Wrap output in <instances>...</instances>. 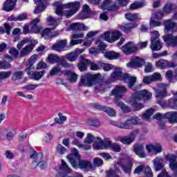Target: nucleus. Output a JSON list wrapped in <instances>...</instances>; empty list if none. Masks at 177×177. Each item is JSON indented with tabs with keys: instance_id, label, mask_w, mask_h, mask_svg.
Returning a JSON list of instances; mask_svg holds the SVG:
<instances>
[{
	"instance_id": "nucleus-4",
	"label": "nucleus",
	"mask_w": 177,
	"mask_h": 177,
	"mask_svg": "<svg viewBox=\"0 0 177 177\" xmlns=\"http://www.w3.org/2000/svg\"><path fill=\"white\" fill-rule=\"evenodd\" d=\"M142 120L138 116H133L127 120L125 122H118L116 126L122 129H132V125H140Z\"/></svg>"
},
{
	"instance_id": "nucleus-56",
	"label": "nucleus",
	"mask_w": 177,
	"mask_h": 177,
	"mask_svg": "<svg viewBox=\"0 0 177 177\" xmlns=\"http://www.w3.org/2000/svg\"><path fill=\"white\" fill-rule=\"evenodd\" d=\"M111 35L112 42H115V41H117L118 38L121 37V32H120V31L118 30H115L113 32H111Z\"/></svg>"
},
{
	"instance_id": "nucleus-5",
	"label": "nucleus",
	"mask_w": 177,
	"mask_h": 177,
	"mask_svg": "<svg viewBox=\"0 0 177 177\" xmlns=\"http://www.w3.org/2000/svg\"><path fill=\"white\" fill-rule=\"evenodd\" d=\"M97 81H99V76L97 75L87 73L82 76L80 84L86 86H92L94 84H96Z\"/></svg>"
},
{
	"instance_id": "nucleus-55",
	"label": "nucleus",
	"mask_w": 177,
	"mask_h": 177,
	"mask_svg": "<svg viewBox=\"0 0 177 177\" xmlns=\"http://www.w3.org/2000/svg\"><path fill=\"white\" fill-rule=\"evenodd\" d=\"M120 141L123 143V145H131L134 141L133 139L129 136H125L120 139Z\"/></svg>"
},
{
	"instance_id": "nucleus-10",
	"label": "nucleus",
	"mask_w": 177,
	"mask_h": 177,
	"mask_svg": "<svg viewBox=\"0 0 177 177\" xmlns=\"http://www.w3.org/2000/svg\"><path fill=\"white\" fill-rule=\"evenodd\" d=\"M152 94L150 91L147 89L141 90L138 91L137 93L133 95V99H136V100H151Z\"/></svg>"
},
{
	"instance_id": "nucleus-8",
	"label": "nucleus",
	"mask_w": 177,
	"mask_h": 177,
	"mask_svg": "<svg viewBox=\"0 0 177 177\" xmlns=\"http://www.w3.org/2000/svg\"><path fill=\"white\" fill-rule=\"evenodd\" d=\"M167 88H168V84L164 83H160L158 84V88H153V91L156 92V97L159 99H162L167 96Z\"/></svg>"
},
{
	"instance_id": "nucleus-31",
	"label": "nucleus",
	"mask_w": 177,
	"mask_h": 177,
	"mask_svg": "<svg viewBox=\"0 0 177 177\" xmlns=\"http://www.w3.org/2000/svg\"><path fill=\"white\" fill-rule=\"evenodd\" d=\"M139 100H140L133 99V95H132L130 99V103L136 111H139V110H142V109H143V104L138 103Z\"/></svg>"
},
{
	"instance_id": "nucleus-18",
	"label": "nucleus",
	"mask_w": 177,
	"mask_h": 177,
	"mask_svg": "<svg viewBox=\"0 0 177 177\" xmlns=\"http://www.w3.org/2000/svg\"><path fill=\"white\" fill-rule=\"evenodd\" d=\"M143 170L147 177H153V171H151V169H150V167L149 166H147V167H145L143 165L138 166L134 170V174H140V172H142V171Z\"/></svg>"
},
{
	"instance_id": "nucleus-11",
	"label": "nucleus",
	"mask_w": 177,
	"mask_h": 177,
	"mask_svg": "<svg viewBox=\"0 0 177 177\" xmlns=\"http://www.w3.org/2000/svg\"><path fill=\"white\" fill-rule=\"evenodd\" d=\"M30 158H32L31 168L32 169H35L38 167V164L42 161L44 158V154L41 152L37 153V151H33L32 153L30 154Z\"/></svg>"
},
{
	"instance_id": "nucleus-12",
	"label": "nucleus",
	"mask_w": 177,
	"mask_h": 177,
	"mask_svg": "<svg viewBox=\"0 0 177 177\" xmlns=\"http://www.w3.org/2000/svg\"><path fill=\"white\" fill-rule=\"evenodd\" d=\"M38 55H32L26 62V71H27L28 75H31V70H34V64L38 62Z\"/></svg>"
},
{
	"instance_id": "nucleus-58",
	"label": "nucleus",
	"mask_w": 177,
	"mask_h": 177,
	"mask_svg": "<svg viewBox=\"0 0 177 177\" xmlns=\"http://www.w3.org/2000/svg\"><path fill=\"white\" fill-rule=\"evenodd\" d=\"M160 32L157 30H153L151 32V41H160Z\"/></svg>"
},
{
	"instance_id": "nucleus-38",
	"label": "nucleus",
	"mask_w": 177,
	"mask_h": 177,
	"mask_svg": "<svg viewBox=\"0 0 177 177\" xmlns=\"http://www.w3.org/2000/svg\"><path fill=\"white\" fill-rule=\"evenodd\" d=\"M44 75H45V71H41L39 72L36 71L31 75V78L35 81H39V80L42 78Z\"/></svg>"
},
{
	"instance_id": "nucleus-28",
	"label": "nucleus",
	"mask_w": 177,
	"mask_h": 177,
	"mask_svg": "<svg viewBox=\"0 0 177 177\" xmlns=\"http://www.w3.org/2000/svg\"><path fill=\"white\" fill-rule=\"evenodd\" d=\"M34 49V45H27L24 48H23L20 51L21 57H24L26 56H28L32 50Z\"/></svg>"
},
{
	"instance_id": "nucleus-41",
	"label": "nucleus",
	"mask_w": 177,
	"mask_h": 177,
	"mask_svg": "<svg viewBox=\"0 0 177 177\" xmlns=\"http://www.w3.org/2000/svg\"><path fill=\"white\" fill-rule=\"evenodd\" d=\"M125 19L128 20L129 21H135V20L138 19V17H139V15L137 13H131L127 12L124 15Z\"/></svg>"
},
{
	"instance_id": "nucleus-43",
	"label": "nucleus",
	"mask_w": 177,
	"mask_h": 177,
	"mask_svg": "<svg viewBox=\"0 0 177 177\" xmlns=\"http://www.w3.org/2000/svg\"><path fill=\"white\" fill-rule=\"evenodd\" d=\"M58 63H59L61 67H63L64 68H70V67H71V65L66 61V57L64 56L60 57Z\"/></svg>"
},
{
	"instance_id": "nucleus-53",
	"label": "nucleus",
	"mask_w": 177,
	"mask_h": 177,
	"mask_svg": "<svg viewBox=\"0 0 177 177\" xmlns=\"http://www.w3.org/2000/svg\"><path fill=\"white\" fill-rule=\"evenodd\" d=\"M66 59L68 60L69 62H75L77 59H78V55H77L76 53H71L70 54H68L65 56Z\"/></svg>"
},
{
	"instance_id": "nucleus-23",
	"label": "nucleus",
	"mask_w": 177,
	"mask_h": 177,
	"mask_svg": "<svg viewBox=\"0 0 177 177\" xmlns=\"http://www.w3.org/2000/svg\"><path fill=\"white\" fill-rule=\"evenodd\" d=\"M162 48V43L160 40H151L150 49L152 52L161 50Z\"/></svg>"
},
{
	"instance_id": "nucleus-44",
	"label": "nucleus",
	"mask_w": 177,
	"mask_h": 177,
	"mask_svg": "<svg viewBox=\"0 0 177 177\" xmlns=\"http://www.w3.org/2000/svg\"><path fill=\"white\" fill-rule=\"evenodd\" d=\"M59 171H62L63 172H70L71 171V169L70 168V167H68L67 162L62 160L61 165L59 166Z\"/></svg>"
},
{
	"instance_id": "nucleus-52",
	"label": "nucleus",
	"mask_w": 177,
	"mask_h": 177,
	"mask_svg": "<svg viewBox=\"0 0 177 177\" xmlns=\"http://www.w3.org/2000/svg\"><path fill=\"white\" fill-rule=\"evenodd\" d=\"M89 64H91L90 70H92L93 71H96L102 68V62L95 63L91 60V63Z\"/></svg>"
},
{
	"instance_id": "nucleus-49",
	"label": "nucleus",
	"mask_w": 177,
	"mask_h": 177,
	"mask_svg": "<svg viewBox=\"0 0 177 177\" xmlns=\"http://www.w3.org/2000/svg\"><path fill=\"white\" fill-rule=\"evenodd\" d=\"M174 9H176V7H175L174 4L167 3L163 8V12L164 13L169 14L172 12V10H174Z\"/></svg>"
},
{
	"instance_id": "nucleus-64",
	"label": "nucleus",
	"mask_w": 177,
	"mask_h": 177,
	"mask_svg": "<svg viewBox=\"0 0 177 177\" xmlns=\"http://www.w3.org/2000/svg\"><path fill=\"white\" fill-rule=\"evenodd\" d=\"M94 167H102L103 165V160L100 158H95L93 159Z\"/></svg>"
},
{
	"instance_id": "nucleus-13",
	"label": "nucleus",
	"mask_w": 177,
	"mask_h": 177,
	"mask_svg": "<svg viewBox=\"0 0 177 177\" xmlns=\"http://www.w3.org/2000/svg\"><path fill=\"white\" fill-rule=\"evenodd\" d=\"M121 49L124 55H131V53L138 52V46L132 41L127 43Z\"/></svg>"
},
{
	"instance_id": "nucleus-16",
	"label": "nucleus",
	"mask_w": 177,
	"mask_h": 177,
	"mask_svg": "<svg viewBox=\"0 0 177 177\" xmlns=\"http://www.w3.org/2000/svg\"><path fill=\"white\" fill-rule=\"evenodd\" d=\"M145 61L143 58L139 57H135L127 64V67H143L145 66Z\"/></svg>"
},
{
	"instance_id": "nucleus-62",
	"label": "nucleus",
	"mask_w": 177,
	"mask_h": 177,
	"mask_svg": "<svg viewBox=\"0 0 177 177\" xmlns=\"http://www.w3.org/2000/svg\"><path fill=\"white\" fill-rule=\"evenodd\" d=\"M143 3L142 2H135L130 5V9H139V8H143Z\"/></svg>"
},
{
	"instance_id": "nucleus-25",
	"label": "nucleus",
	"mask_w": 177,
	"mask_h": 177,
	"mask_svg": "<svg viewBox=\"0 0 177 177\" xmlns=\"http://www.w3.org/2000/svg\"><path fill=\"white\" fill-rule=\"evenodd\" d=\"M72 145L73 146H77L78 149H83V150H91V147L89 145H85L82 144L78 138H74L73 140L72 141Z\"/></svg>"
},
{
	"instance_id": "nucleus-45",
	"label": "nucleus",
	"mask_w": 177,
	"mask_h": 177,
	"mask_svg": "<svg viewBox=\"0 0 177 177\" xmlns=\"http://www.w3.org/2000/svg\"><path fill=\"white\" fill-rule=\"evenodd\" d=\"M97 138L95 137L93 134L87 133L86 138L84 139V142L86 145H91L92 142L96 141Z\"/></svg>"
},
{
	"instance_id": "nucleus-15",
	"label": "nucleus",
	"mask_w": 177,
	"mask_h": 177,
	"mask_svg": "<svg viewBox=\"0 0 177 177\" xmlns=\"http://www.w3.org/2000/svg\"><path fill=\"white\" fill-rule=\"evenodd\" d=\"M176 156L174 154H168L166 156V160L167 161H169V168L176 172V175H177V161H176Z\"/></svg>"
},
{
	"instance_id": "nucleus-9",
	"label": "nucleus",
	"mask_w": 177,
	"mask_h": 177,
	"mask_svg": "<svg viewBox=\"0 0 177 177\" xmlns=\"http://www.w3.org/2000/svg\"><path fill=\"white\" fill-rule=\"evenodd\" d=\"M118 165H120L122 171L126 174H129V172H131L133 165L131 159H120L118 162Z\"/></svg>"
},
{
	"instance_id": "nucleus-36",
	"label": "nucleus",
	"mask_w": 177,
	"mask_h": 177,
	"mask_svg": "<svg viewBox=\"0 0 177 177\" xmlns=\"http://www.w3.org/2000/svg\"><path fill=\"white\" fill-rule=\"evenodd\" d=\"M53 30H55V28H45L41 34V37L44 38V39H49L51 37V31H53Z\"/></svg>"
},
{
	"instance_id": "nucleus-29",
	"label": "nucleus",
	"mask_w": 177,
	"mask_h": 177,
	"mask_svg": "<svg viewBox=\"0 0 177 177\" xmlns=\"http://www.w3.org/2000/svg\"><path fill=\"white\" fill-rule=\"evenodd\" d=\"M97 109H99L100 110H102V111H104L107 113L108 115H111V117L114 116L115 114H116L115 110H114L113 108L98 105L97 106Z\"/></svg>"
},
{
	"instance_id": "nucleus-20",
	"label": "nucleus",
	"mask_w": 177,
	"mask_h": 177,
	"mask_svg": "<svg viewBox=\"0 0 177 177\" xmlns=\"http://www.w3.org/2000/svg\"><path fill=\"white\" fill-rule=\"evenodd\" d=\"M80 59V62L77 64V67L80 71H85L88 64L91 63V59L85 58V55H81Z\"/></svg>"
},
{
	"instance_id": "nucleus-48",
	"label": "nucleus",
	"mask_w": 177,
	"mask_h": 177,
	"mask_svg": "<svg viewBox=\"0 0 177 177\" xmlns=\"http://www.w3.org/2000/svg\"><path fill=\"white\" fill-rule=\"evenodd\" d=\"M59 118H56L55 121L56 124H59V125H63L64 124V121L67 120V117L63 115L62 113L58 114Z\"/></svg>"
},
{
	"instance_id": "nucleus-57",
	"label": "nucleus",
	"mask_w": 177,
	"mask_h": 177,
	"mask_svg": "<svg viewBox=\"0 0 177 177\" xmlns=\"http://www.w3.org/2000/svg\"><path fill=\"white\" fill-rule=\"evenodd\" d=\"M56 150H57V153H58V154L63 155V154H66V153H67V148L64 147L62 145H58L57 146Z\"/></svg>"
},
{
	"instance_id": "nucleus-30",
	"label": "nucleus",
	"mask_w": 177,
	"mask_h": 177,
	"mask_svg": "<svg viewBox=\"0 0 177 177\" xmlns=\"http://www.w3.org/2000/svg\"><path fill=\"white\" fill-rule=\"evenodd\" d=\"M165 118L169 120V122L170 124H174V122H177V112H169L165 114Z\"/></svg>"
},
{
	"instance_id": "nucleus-42",
	"label": "nucleus",
	"mask_w": 177,
	"mask_h": 177,
	"mask_svg": "<svg viewBox=\"0 0 177 177\" xmlns=\"http://www.w3.org/2000/svg\"><path fill=\"white\" fill-rule=\"evenodd\" d=\"M174 95V100H169V106L174 109V110H176L177 109V91L173 93Z\"/></svg>"
},
{
	"instance_id": "nucleus-27",
	"label": "nucleus",
	"mask_w": 177,
	"mask_h": 177,
	"mask_svg": "<svg viewBox=\"0 0 177 177\" xmlns=\"http://www.w3.org/2000/svg\"><path fill=\"white\" fill-rule=\"evenodd\" d=\"M5 139L8 142H12L15 135H13V129L7 127L3 129Z\"/></svg>"
},
{
	"instance_id": "nucleus-32",
	"label": "nucleus",
	"mask_w": 177,
	"mask_h": 177,
	"mask_svg": "<svg viewBox=\"0 0 177 177\" xmlns=\"http://www.w3.org/2000/svg\"><path fill=\"white\" fill-rule=\"evenodd\" d=\"M106 59H109V60H113L114 59H118L121 55L118 53H115L114 51H108L104 55Z\"/></svg>"
},
{
	"instance_id": "nucleus-50",
	"label": "nucleus",
	"mask_w": 177,
	"mask_h": 177,
	"mask_svg": "<svg viewBox=\"0 0 177 177\" xmlns=\"http://www.w3.org/2000/svg\"><path fill=\"white\" fill-rule=\"evenodd\" d=\"M97 149H102V150H107V149H111V141L102 140V145L97 147Z\"/></svg>"
},
{
	"instance_id": "nucleus-61",
	"label": "nucleus",
	"mask_w": 177,
	"mask_h": 177,
	"mask_svg": "<svg viewBox=\"0 0 177 177\" xmlns=\"http://www.w3.org/2000/svg\"><path fill=\"white\" fill-rule=\"evenodd\" d=\"M152 114H154V109H148L146 112L144 113L142 117L143 118L148 120V118H150V117H151Z\"/></svg>"
},
{
	"instance_id": "nucleus-34",
	"label": "nucleus",
	"mask_w": 177,
	"mask_h": 177,
	"mask_svg": "<svg viewBox=\"0 0 177 177\" xmlns=\"http://www.w3.org/2000/svg\"><path fill=\"white\" fill-rule=\"evenodd\" d=\"M136 27H138L136 24L128 23L122 25L121 30L124 31V32H129L132 28H135Z\"/></svg>"
},
{
	"instance_id": "nucleus-59",
	"label": "nucleus",
	"mask_w": 177,
	"mask_h": 177,
	"mask_svg": "<svg viewBox=\"0 0 177 177\" xmlns=\"http://www.w3.org/2000/svg\"><path fill=\"white\" fill-rule=\"evenodd\" d=\"M102 38L106 40L107 42L113 43V39H111V32H105L102 35H101Z\"/></svg>"
},
{
	"instance_id": "nucleus-7",
	"label": "nucleus",
	"mask_w": 177,
	"mask_h": 177,
	"mask_svg": "<svg viewBox=\"0 0 177 177\" xmlns=\"http://www.w3.org/2000/svg\"><path fill=\"white\" fill-rule=\"evenodd\" d=\"M156 67H157V68H160V70H165V68L177 67V64L174 62H169L164 59H160L156 61Z\"/></svg>"
},
{
	"instance_id": "nucleus-6",
	"label": "nucleus",
	"mask_w": 177,
	"mask_h": 177,
	"mask_svg": "<svg viewBox=\"0 0 177 177\" xmlns=\"http://www.w3.org/2000/svg\"><path fill=\"white\" fill-rule=\"evenodd\" d=\"M128 89L127 87L122 85H117L115 88L111 91V95L115 96V99L113 100L114 102H118L120 99H122L124 96V93H125Z\"/></svg>"
},
{
	"instance_id": "nucleus-14",
	"label": "nucleus",
	"mask_w": 177,
	"mask_h": 177,
	"mask_svg": "<svg viewBox=\"0 0 177 177\" xmlns=\"http://www.w3.org/2000/svg\"><path fill=\"white\" fill-rule=\"evenodd\" d=\"M177 30V24L172 21L171 19H168L165 21V29L164 31L165 34H168L169 32H175Z\"/></svg>"
},
{
	"instance_id": "nucleus-35",
	"label": "nucleus",
	"mask_w": 177,
	"mask_h": 177,
	"mask_svg": "<svg viewBox=\"0 0 177 177\" xmlns=\"http://www.w3.org/2000/svg\"><path fill=\"white\" fill-rule=\"evenodd\" d=\"M64 71H62V67H60V66L57 65L50 71L49 75L50 77H53L54 75H56L57 74H63Z\"/></svg>"
},
{
	"instance_id": "nucleus-47",
	"label": "nucleus",
	"mask_w": 177,
	"mask_h": 177,
	"mask_svg": "<svg viewBox=\"0 0 177 177\" xmlns=\"http://www.w3.org/2000/svg\"><path fill=\"white\" fill-rule=\"evenodd\" d=\"M111 0H104L101 6L102 9L104 10H111Z\"/></svg>"
},
{
	"instance_id": "nucleus-46",
	"label": "nucleus",
	"mask_w": 177,
	"mask_h": 177,
	"mask_svg": "<svg viewBox=\"0 0 177 177\" xmlns=\"http://www.w3.org/2000/svg\"><path fill=\"white\" fill-rule=\"evenodd\" d=\"M103 145V140L100 138V137H97L95 142L93 143V147L94 150H102V148H97V147L102 146Z\"/></svg>"
},
{
	"instance_id": "nucleus-39",
	"label": "nucleus",
	"mask_w": 177,
	"mask_h": 177,
	"mask_svg": "<svg viewBox=\"0 0 177 177\" xmlns=\"http://www.w3.org/2000/svg\"><path fill=\"white\" fill-rule=\"evenodd\" d=\"M115 104H116L117 107H120L122 110V111H124V113H130L131 108H129L123 102L115 101Z\"/></svg>"
},
{
	"instance_id": "nucleus-19",
	"label": "nucleus",
	"mask_w": 177,
	"mask_h": 177,
	"mask_svg": "<svg viewBox=\"0 0 177 177\" xmlns=\"http://www.w3.org/2000/svg\"><path fill=\"white\" fill-rule=\"evenodd\" d=\"M67 45V39L59 40L57 43L54 44L51 48L53 50H56L57 52H62L64 50V48Z\"/></svg>"
},
{
	"instance_id": "nucleus-63",
	"label": "nucleus",
	"mask_w": 177,
	"mask_h": 177,
	"mask_svg": "<svg viewBox=\"0 0 177 177\" xmlns=\"http://www.w3.org/2000/svg\"><path fill=\"white\" fill-rule=\"evenodd\" d=\"M87 124L91 127H100V122L97 120H88Z\"/></svg>"
},
{
	"instance_id": "nucleus-17",
	"label": "nucleus",
	"mask_w": 177,
	"mask_h": 177,
	"mask_svg": "<svg viewBox=\"0 0 177 177\" xmlns=\"http://www.w3.org/2000/svg\"><path fill=\"white\" fill-rule=\"evenodd\" d=\"M162 39L168 46H172L173 48L177 46V36H174L172 34H169L163 36Z\"/></svg>"
},
{
	"instance_id": "nucleus-21",
	"label": "nucleus",
	"mask_w": 177,
	"mask_h": 177,
	"mask_svg": "<svg viewBox=\"0 0 177 177\" xmlns=\"http://www.w3.org/2000/svg\"><path fill=\"white\" fill-rule=\"evenodd\" d=\"M62 74L68 76V81L69 82L74 83L78 80V75L74 71L66 70L62 72Z\"/></svg>"
},
{
	"instance_id": "nucleus-3",
	"label": "nucleus",
	"mask_w": 177,
	"mask_h": 177,
	"mask_svg": "<svg viewBox=\"0 0 177 177\" xmlns=\"http://www.w3.org/2000/svg\"><path fill=\"white\" fill-rule=\"evenodd\" d=\"M111 78L113 80H120L125 82H128V88L130 89L135 86V83L136 82V77L122 73L121 68H116L111 74Z\"/></svg>"
},
{
	"instance_id": "nucleus-22",
	"label": "nucleus",
	"mask_w": 177,
	"mask_h": 177,
	"mask_svg": "<svg viewBox=\"0 0 177 177\" xmlns=\"http://www.w3.org/2000/svg\"><path fill=\"white\" fill-rule=\"evenodd\" d=\"M153 167L155 171L157 172L161 171L164 168V159L162 157H156L153 160Z\"/></svg>"
},
{
	"instance_id": "nucleus-54",
	"label": "nucleus",
	"mask_w": 177,
	"mask_h": 177,
	"mask_svg": "<svg viewBox=\"0 0 177 177\" xmlns=\"http://www.w3.org/2000/svg\"><path fill=\"white\" fill-rule=\"evenodd\" d=\"M12 75L11 71H1L0 72V81H3V80H6L9 78Z\"/></svg>"
},
{
	"instance_id": "nucleus-37",
	"label": "nucleus",
	"mask_w": 177,
	"mask_h": 177,
	"mask_svg": "<svg viewBox=\"0 0 177 177\" xmlns=\"http://www.w3.org/2000/svg\"><path fill=\"white\" fill-rule=\"evenodd\" d=\"M60 57L56 54H50L47 57V62L51 64H55V63H59Z\"/></svg>"
},
{
	"instance_id": "nucleus-26",
	"label": "nucleus",
	"mask_w": 177,
	"mask_h": 177,
	"mask_svg": "<svg viewBox=\"0 0 177 177\" xmlns=\"http://www.w3.org/2000/svg\"><path fill=\"white\" fill-rule=\"evenodd\" d=\"M134 151L138 157L141 158H145L146 157V153H145V147L142 145H136L134 146Z\"/></svg>"
},
{
	"instance_id": "nucleus-40",
	"label": "nucleus",
	"mask_w": 177,
	"mask_h": 177,
	"mask_svg": "<svg viewBox=\"0 0 177 177\" xmlns=\"http://www.w3.org/2000/svg\"><path fill=\"white\" fill-rule=\"evenodd\" d=\"M23 77H24V72L19 71H15L12 74V80L13 81H19L20 80H22Z\"/></svg>"
},
{
	"instance_id": "nucleus-60",
	"label": "nucleus",
	"mask_w": 177,
	"mask_h": 177,
	"mask_svg": "<svg viewBox=\"0 0 177 177\" xmlns=\"http://www.w3.org/2000/svg\"><path fill=\"white\" fill-rule=\"evenodd\" d=\"M151 78L152 80V82L156 81H161L162 78L161 77V73H154L153 75H151Z\"/></svg>"
},
{
	"instance_id": "nucleus-33",
	"label": "nucleus",
	"mask_w": 177,
	"mask_h": 177,
	"mask_svg": "<svg viewBox=\"0 0 177 177\" xmlns=\"http://www.w3.org/2000/svg\"><path fill=\"white\" fill-rule=\"evenodd\" d=\"M60 19L54 18L53 17H48L46 18V22L48 26H53V28H56L59 26V21Z\"/></svg>"
},
{
	"instance_id": "nucleus-1",
	"label": "nucleus",
	"mask_w": 177,
	"mask_h": 177,
	"mask_svg": "<svg viewBox=\"0 0 177 177\" xmlns=\"http://www.w3.org/2000/svg\"><path fill=\"white\" fill-rule=\"evenodd\" d=\"M66 158L73 168H77L78 165L84 172H88V171H91L93 168L91 161L81 160V154H80V151L76 148H71V153Z\"/></svg>"
},
{
	"instance_id": "nucleus-24",
	"label": "nucleus",
	"mask_w": 177,
	"mask_h": 177,
	"mask_svg": "<svg viewBox=\"0 0 177 177\" xmlns=\"http://www.w3.org/2000/svg\"><path fill=\"white\" fill-rule=\"evenodd\" d=\"M16 2H17V0H7L3 3V10L6 12H10V10H13V8L16 6Z\"/></svg>"
},
{
	"instance_id": "nucleus-51",
	"label": "nucleus",
	"mask_w": 177,
	"mask_h": 177,
	"mask_svg": "<svg viewBox=\"0 0 177 177\" xmlns=\"http://www.w3.org/2000/svg\"><path fill=\"white\" fill-rule=\"evenodd\" d=\"M27 19V14H21L19 15L17 17L14 18L13 17H10L8 18V20L10 21H21L23 20H26Z\"/></svg>"
},
{
	"instance_id": "nucleus-2",
	"label": "nucleus",
	"mask_w": 177,
	"mask_h": 177,
	"mask_svg": "<svg viewBox=\"0 0 177 177\" xmlns=\"http://www.w3.org/2000/svg\"><path fill=\"white\" fill-rule=\"evenodd\" d=\"M54 6L56 8L55 13L58 16H66V19H70L74 16L80 9V1H75L63 4L61 1H55Z\"/></svg>"
}]
</instances>
